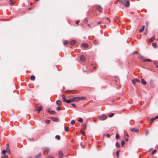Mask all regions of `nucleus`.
Here are the masks:
<instances>
[{"label": "nucleus", "instance_id": "obj_3", "mask_svg": "<svg viewBox=\"0 0 158 158\" xmlns=\"http://www.w3.org/2000/svg\"><path fill=\"white\" fill-rule=\"evenodd\" d=\"M139 80L138 78H134L132 80V82L133 84H135L136 82H139Z\"/></svg>", "mask_w": 158, "mask_h": 158}, {"label": "nucleus", "instance_id": "obj_52", "mask_svg": "<svg viewBox=\"0 0 158 158\" xmlns=\"http://www.w3.org/2000/svg\"><path fill=\"white\" fill-rule=\"evenodd\" d=\"M6 151H7V150H10V148H9V147H6Z\"/></svg>", "mask_w": 158, "mask_h": 158}, {"label": "nucleus", "instance_id": "obj_20", "mask_svg": "<svg viewBox=\"0 0 158 158\" xmlns=\"http://www.w3.org/2000/svg\"><path fill=\"white\" fill-rule=\"evenodd\" d=\"M144 27H145V26H143L142 28L141 29H140L139 30V33H141V32H142V31H143L144 30Z\"/></svg>", "mask_w": 158, "mask_h": 158}, {"label": "nucleus", "instance_id": "obj_36", "mask_svg": "<svg viewBox=\"0 0 158 158\" xmlns=\"http://www.w3.org/2000/svg\"><path fill=\"white\" fill-rule=\"evenodd\" d=\"M125 144V142L124 141H123L121 142V145L122 146H123Z\"/></svg>", "mask_w": 158, "mask_h": 158}, {"label": "nucleus", "instance_id": "obj_50", "mask_svg": "<svg viewBox=\"0 0 158 158\" xmlns=\"http://www.w3.org/2000/svg\"><path fill=\"white\" fill-rule=\"evenodd\" d=\"M9 154H10L11 153V152L10 151V150H8L6 151Z\"/></svg>", "mask_w": 158, "mask_h": 158}, {"label": "nucleus", "instance_id": "obj_54", "mask_svg": "<svg viewBox=\"0 0 158 158\" xmlns=\"http://www.w3.org/2000/svg\"><path fill=\"white\" fill-rule=\"evenodd\" d=\"M81 134H83V135H84V134H85V132H84V131H81Z\"/></svg>", "mask_w": 158, "mask_h": 158}, {"label": "nucleus", "instance_id": "obj_48", "mask_svg": "<svg viewBox=\"0 0 158 158\" xmlns=\"http://www.w3.org/2000/svg\"><path fill=\"white\" fill-rule=\"evenodd\" d=\"M71 102H74L73 98L70 99Z\"/></svg>", "mask_w": 158, "mask_h": 158}, {"label": "nucleus", "instance_id": "obj_10", "mask_svg": "<svg viewBox=\"0 0 158 158\" xmlns=\"http://www.w3.org/2000/svg\"><path fill=\"white\" fill-rule=\"evenodd\" d=\"M141 82L143 85H145L146 84V81L143 78L141 80Z\"/></svg>", "mask_w": 158, "mask_h": 158}, {"label": "nucleus", "instance_id": "obj_11", "mask_svg": "<svg viewBox=\"0 0 158 158\" xmlns=\"http://www.w3.org/2000/svg\"><path fill=\"white\" fill-rule=\"evenodd\" d=\"M42 107L40 106L38 107V110H37V112L38 113H39L40 110H42Z\"/></svg>", "mask_w": 158, "mask_h": 158}, {"label": "nucleus", "instance_id": "obj_21", "mask_svg": "<svg viewBox=\"0 0 158 158\" xmlns=\"http://www.w3.org/2000/svg\"><path fill=\"white\" fill-rule=\"evenodd\" d=\"M61 97H62V99L63 100V101L64 102H65L66 100L65 98V96L64 95H62Z\"/></svg>", "mask_w": 158, "mask_h": 158}, {"label": "nucleus", "instance_id": "obj_61", "mask_svg": "<svg viewBox=\"0 0 158 158\" xmlns=\"http://www.w3.org/2000/svg\"><path fill=\"white\" fill-rule=\"evenodd\" d=\"M31 141H33L34 140V139H30Z\"/></svg>", "mask_w": 158, "mask_h": 158}, {"label": "nucleus", "instance_id": "obj_57", "mask_svg": "<svg viewBox=\"0 0 158 158\" xmlns=\"http://www.w3.org/2000/svg\"><path fill=\"white\" fill-rule=\"evenodd\" d=\"M138 53V52H135V51H134L133 52V53L135 54V53H136V54H137Z\"/></svg>", "mask_w": 158, "mask_h": 158}, {"label": "nucleus", "instance_id": "obj_16", "mask_svg": "<svg viewBox=\"0 0 158 158\" xmlns=\"http://www.w3.org/2000/svg\"><path fill=\"white\" fill-rule=\"evenodd\" d=\"M74 102H77L79 101V97H76L73 98Z\"/></svg>", "mask_w": 158, "mask_h": 158}, {"label": "nucleus", "instance_id": "obj_58", "mask_svg": "<svg viewBox=\"0 0 158 158\" xmlns=\"http://www.w3.org/2000/svg\"><path fill=\"white\" fill-rule=\"evenodd\" d=\"M67 91H69V92H71L72 93V92H73V91H72V90H68Z\"/></svg>", "mask_w": 158, "mask_h": 158}, {"label": "nucleus", "instance_id": "obj_63", "mask_svg": "<svg viewBox=\"0 0 158 158\" xmlns=\"http://www.w3.org/2000/svg\"><path fill=\"white\" fill-rule=\"evenodd\" d=\"M107 19L110 22V19H109L108 18H107Z\"/></svg>", "mask_w": 158, "mask_h": 158}, {"label": "nucleus", "instance_id": "obj_32", "mask_svg": "<svg viewBox=\"0 0 158 158\" xmlns=\"http://www.w3.org/2000/svg\"><path fill=\"white\" fill-rule=\"evenodd\" d=\"M119 138V136L118 134V133L116 134L115 136V138L116 139H118Z\"/></svg>", "mask_w": 158, "mask_h": 158}, {"label": "nucleus", "instance_id": "obj_7", "mask_svg": "<svg viewBox=\"0 0 158 158\" xmlns=\"http://www.w3.org/2000/svg\"><path fill=\"white\" fill-rule=\"evenodd\" d=\"M131 131L132 132H134L138 133L139 132V130L138 129H136L134 128H131L130 129Z\"/></svg>", "mask_w": 158, "mask_h": 158}, {"label": "nucleus", "instance_id": "obj_49", "mask_svg": "<svg viewBox=\"0 0 158 158\" xmlns=\"http://www.w3.org/2000/svg\"><path fill=\"white\" fill-rule=\"evenodd\" d=\"M106 136H107V137L109 138V137H110V134H109L108 133V134H107V135H106Z\"/></svg>", "mask_w": 158, "mask_h": 158}, {"label": "nucleus", "instance_id": "obj_17", "mask_svg": "<svg viewBox=\"0 0 158 158\" xmlns=\"http://www.w3.org/2000/svg\"><path fill=\"white\" fill-rule=\"evenodd\" d=\"M143 61L145 62H150L152 61L151 60L149 59H143Z\"/></svg>", "mask_w": 158, "mask_h": 158}, {"label": "nucleus", "instance_id": "obj_59", "mask_svg": "<svg viewBox=\"0 0 158 158\" xmlns=\"http://www.w3.org/2000/svg\"><path fill=\"white\" fill-rule=\"evenodd\" d=\"M81 146H84V145H83L82 143H81Z\"/></svg>", "mask_w": 158, "mask_h": 158}, {"label": "nucleus", "instance_id": "obj_37", "mask_svg": "<svg viewBox=\"0 0 158 158\" xmlns=\"http://www.w3.org/2000/svg\"><path fill=\"white\" fill-rule=\"evenodd\" d=\"M114 115V113H110L108 115L110 117H112Z\"/></svg>", "mask_w": 158, "mask_h": 158}, {"label": "nucleus", "instance_id": "obj_13", "mask_svg": "<svg viewBox=\"0 0 158 158\" xmlns=\"http://www.w3.org/2000/svg\"><path fill=\"white\" fill-rule=\"evenodd\" d=\"M128 136V135H124V139L126 141H127L128 140V139L127 138Z\"/></svg>", "mask_w": 158, "mask_h": 158}, {"label": "nucleus", "instance_id": "obj_44", "mask_svg": "<svg viewBox=\"0 0 158 158\" xmlns=\"http://www.w3.org/2000/svg\"><path fill=\"white\" fill-rule=\"evenodd\" d=\"M139 59H143H143H144V57L143 56H139Z\"/></svg>", "mask_w": 158, "mask_h": 158}, {"label": "nucleus", "instance_id": "obj_34", "mask_svg": "<svg viewBox=\"0 0 158 158\" xmlns=\"http://www.w3.org/2000/svg\"><path fill=\"white\" fill-rule=\"evenodd\" d=\"M65 102H66V103H71V101H70V99H68V100L66 99Z\"/></svg>", "mask_w": 158, "mask_h": 158}, {"label": "nucleus", "instance_id": "obj_39", "mask_svg": "<svg viewBox=\"0 0 158 158\" xmlns=\"http://www.w3.org/2000/svg\"><path fill=\"white\" fill-rule=\"evenodd\" d=\"M93 43H94V44H98V41H97V40H94V41H93Z\"/></svg>", "mask_w": 158, "mask_h": 158}, {"label": "nucleus", "instance_id": "obj_53", "mask_svg": "<svg viewBox=\"0 0 158 158\" xmlns=\"http://www.w3.org/2000/svg\"><path fill=\"white\" fill-rule=\"evenodd\" d=\"M79 21H77L76 22V24H78L79 23Z\"/></svg>", "mask_w": 158, "mask_h": 158}, {"label": "nucleus", "instance_id": "obj_60", "mask_svg": "<svg viewBox=\"0 0 158 158\" xmlns=\"http://www.w3.org/2000/svg\"><path fill=\"white\" fill-rule=\"evenodd\" d=\"M148 133V131H147L146 132V134H147Z\"/></svg>", "mask_w": 158, "mask_h": 158}, {"label": "nucleus", "instance_id": "obj_25", "mask_svg": "<svg viewBox=\"0 0 158 158\" xmlns=\"http://www.w3.org/2000/svg\"><path fill=\"white\" fill-rule=\"evenodd\" d=\"M155 37H151L149 40L150 42H152L155 39Z\"/></svg>", "mask_w": 158, "mask_h": 158}, {"label": "nucleus", "instance_id": "obj_15", "mask_svg": "<svg viewBox=\"0 0 158 158\" xmlns=\"http://www.w3.org/2000/svg\"><path fill=\"white\" fill-rule=\"evenodd\" d=\"M83 47L85 48H86L88 47V44L86 43H83L82 44Z\"/></svg>", "mask_w": 158, "mask_h": 158}, {"label": "nucleus", "instance_id": "obj_30", "mask_svg": "<svg viewBox=\"0 0 158 158\" xmlns=\"http://www.w3.org/2000/svg\"><path fill=\"white\" fill-rule=\"evenodd\" d=\"M69 128L68 127H66L64 128V130L65 131L67 132L69 130Z\"/></svg>", "mask_w": 158, "mask_h": 158}, {"label": "nucleus", "instance_id": "obj_28", "mask_svg": "<svg viewBox=\"0 0 158 158\" xmlns=\"http://www.w3.org/2000/svg\"><path fill=\"white\" fill-rule=\"evenodd\" d=\"M45 122L47 124H49L50 122V120H46L45 121Z\"/></svg>", "mask_w": 158, "mask_h": 158}, {"label": "nucleus", "instance_id": "obj_31", "mask_svg": "<svg viewBox=\"0 0 158 158\" xmlns=\"http://www.w3.org/2000/svg\"><path fill=\"white\" fill-rule=\"evenodd\" d=\"M115 145H116V146L117 147L119 148L120 147V145L119 144L118 142H116Z\"/></svg>", "mask_w": 158, "mask_h": 158}, {"label": "nucleus", "instance_id": "obj_47", "mask_svg": "<svg viewBox=\"0 0 158 158\" xmlns=\"http://www.w3.org/2000/svg\"><path fill=\"white\" fill-rule=\"evenodd\" d=\"M72 106L75 108H76V106L75 105L74 103H73L72 104Z\"/></svg>", "mask_w": 158, "mask_h": 158}, {"label": "nucleus", "instance_id": "obj_19", "mask_svg": "<svg viewBox=\"0 0 158 158\" xmlns=\"http://www.w3.org/2000/svg\"><path fill=\"white\" fill-rule=\"evenodd\" d=\"M79 100H85L86 99V98L85 97H79Z\"/></svg>", "mask_w": 158, "mask_h": 158}, {"label": "nucleus", "instance_id": "obj_22", "mask_svg": "<svg viewBox=\"0 0 158 158\" xmlns=\"http://www.w3.org/2000/svg\"><path fill=\"white\" fill-rule=\"evenodd\" d=\"M35 79V77L34 76V75H31V77H30V79L31 80H34Z\"/></svg>", "mask_w": 158, "mask_h": 158}, {"label": "nucleus", "instance_id": "obj_6", "mask_svg": "<svg viewBox=\"0 0 158 158\" xmlns=\"http://www.w3.org/2000/svg\"><path fill=\"white\" fill-rule=\"evenodd\" d=\"M51 119L53 121L57 122L58 121V119L56 117H52Z\"/></svg>", "mask_w": 158, "mask_h": 158}, {"label": "nucleus", "instance_id": "obj_27", "mask_svg": "<svg viewBox=\"0 0 158 158\" xmlns=\"http://www.w3.org/2000/svg\"><path fill=\"white\" fill-rule=\"evenodd\" d=\"M58 154L60 157H61L63 156V153L61 151H60L59 152Z\"/></svg>", "mask_w": 158, "mask_h": 158}, {"label": "nucleus", "instance_id": "obj_42", "mask_svg": "<svg viewBox=\"0 0 158 158\" xmlns=\"http://www.w3.org/2000/svg\"><path fill=\"white\" fill-rule=\"evenodd\" d=\"M68 42L67 40H65L63 42V44L64 45H65L66 44H68Z\"/></svg>", "mask_w": 158, "mask_h": 158}, {"label": "nucleus", "instance_id": "obj_55", "mask_svg": "<svg viewBox=\"0 0 158 158\" xmlns=\"http://www.w3.org/2000/svg\"><path fill=\"white\" fill-rule=\"evenodd\" d=\"M101 21L98 22V25H99V24H101Z\"/></svg>", "mask_w": 158, "mask_h": 158}, {"label": "nucleus", "instance_id": "obj_1", "mask_svg": "<svg viewBox=\"0 0 158 158\" xmlns=\"http://www.w3.org/2000/svg\"><path fill=\"white\" fill-rule=\"evenodd\" d=\"M107 118V116L105 114H102L99 117V119L100 120H104L106 119Z\"/></svg>", "mask_w": 158, "mask_h": 158}, {"label": "nucleus", "instance_id": "obj_38", "mask_svg": "<svg viewBox=\"0 0 158 158\" xmlns=\"http://www.w3.org/2000/svg\"><path fill=\"white\" fill-rule=\"evenodd\" d=\"M83 119L81 118H80L78 119V121L80 123H81L83 122Z\"/></svg>", "mask_w": 158, "mask_h": 158}, {"label": "nucleus", "instance_id": "obj_26", "mask_svg": "<svg viewBox=\"0 0 158 158\" xmlns=\"http://www.w3.org/2000/svg\"><path fill=\"white\" fill-rule=\"evenodd\" d=\"M55 138L58 139V140H59L60 139V135H57L55 136Z\"/></svg>", "mask_w": 158, "mask_h": 158}, {"label": "nucleus", "instance_id": "obj_2", "mask_svg": "<svg viewBox=\"0 0 158 158\" xmlns=\"http://www.w3.org/2000/svg\"><path fill=\"white\" fill-rule=\"evenodd\" d=\"M123 5L125 7H128L129 5V1L127 0V1H124L123 2Z\"/></svg>", "mask_w": 158, "mask_h": 158}, {"label": "nucleus", "instance_id": "obj_14", "mask_svg": "<svg viewBox=\"0 0 158 158\" xmlns=\"http://www.w3.org/2000/svg\"><path fill=\"white\" fill-rule=\"evenodd\" d=\"M48 112L50 114H53L56 113V112L53 110L50 111L49 110H48Z\"/></svg>", "mask_w": 158, "mask_h": 158}, {"label": "nucleus", "instance_id": "obj_29", "mask_svg": "<svg viewBox=\"0 0 158 158\" xmlns=\"http://www.w3.org/2000/svg\"><path fill=\"white\" fill-rule=\"evenodd\" d=\"M152 45L154 47L156 48L157 47V44L155 43H152Z\"/></svg>", "mask_w": 158, "mask_h": 158}, {"label": "nucleus", "instance_id": "obj_4", "mask_svg": "<svg viewBox=\"0 0 158 158\" xmlns=\"http://www.w3.org/2000/svg\"><path fill=\"white\" fill-rule=\"evenodd\" d=\"M80 60L82 62L84 61L85 60V58L84 55H82L80 56Z\"/></svg>", "mask_w": 158, "mask_h": 158}, {"label": "nucleus", "instance_id": "obj_43", "mask_svg": "<svg viewBox=\"0 0 158 158\" xmlns=\"http://www.w3.org/2000/svg\"><path fill=\"white\" fill-rule=\"evenodd\" d=\"M6 152V150H4L2 151V154L3 155L5 154Z\"/></svg>", "mask_w": 158, "mask_h": 158}, {"label": "nucleus", "instance_id": "obj_35", "mask_svg": "<svg viewBox=\"0 0 158 158\" xmlns=\"http://www.w3.org/2000/svg\"><path fill=\"white\" fill-rule=\"evenodd\" d=\"M71 124L72 125H74L75 124V121L74 120H72L71 121Z\"/></svg>", "mask_w": 158, "mask_h": 158}, {"label": "nucleus", "instance_id": "obj_24", "mask_svg": "<svg viewBox=\"0 0 158 158\" xmlns=\"http://www.w3.org/2000/svg\"><path fill=\"white\" fill-rule=\"evenodd\" d=\"M44 151H48V152H49L50 151V149L48 148H44Z\"/></svg>", "mask_w": 158, "mask_h": 158}, {"label": "nucleus", "instance_id": "obj_23", "mask_svg": "<svg viewBox=\"0 0 158 158\" xmlns=\"http://www.w3.org/2000/svg\"><path fill=\"white\" fill-rule=\"evenodd\" d=\"M10 5L12 6L14 5V2L13 0H10Z\"/></svg>", "mask_w": 158, "mask_h": 158}, {"label": "nucleus", "instance_id": "obj_45", "mask_svg": "<svg viewBox=\"0 0 158 158\" xmlns=\"http://www.w3.org/2000/svg\"><path fill=\"white\" fill-rule=\"evenodd\" d=\"M116 155L117 157L118 156L119 153V151H117L116 152Z\"/></svg>", "mask_w": 158, "mask_h": 158}, {"label": "nucleus", "instance_id": "obj_51", "mask_svg": "<svg viewBox=\"0 0 158 158\" xmlns=\"http://www.w3.org/2000/svg\"><path fill=\"white\" fill-rule=\"evenodd\" d=\"M155 65H156V66L158 67V62H156L155 63Z\"/></svg>", "mask_w": 158, "mask_h": 158}, {"label": "nucleus", "instance_id": "obj_12", "mask_svg": "<svg viewBox=\"0 0 158 158\" xmlns=\"http://www.w3.org/2000/svg\"><path fill=\"white\" fill-rule=\"evenodd\" d=\"M158 118V115H157L155 117L152 118H151V119H150V121L152 122Z\"/></svg>", "mask_w": 158, "mask_h": 158}, {"label": "nucleus", "instance_id": "obj_41", "mask_svg": "<svg viewBox=\"0 0 158 158\" xmlns=\"http://www.w3.org/2000/svg\"><path fill=\"white\" fill-rule=\"evenodd\" d=\"M1 158H8V156L7 155H4Z\"/></svg>", "mask_w": 158, "mask_h": 158}, {"label": "nucleus", "instance_id": "obj_9", "mask_svg": "<svg viewBox=\"0 0 158 158\" xmlns=\"http://www.w3.org/2000/svg\"><path fill=\"white\" fill-rule=\"evenodd\" d=\"M76 43V41L75 40H73L70 42V44L71 45H73Z\"/></svg>", "mask_w": 158, "mask_h": 158}, {"label": "nucleus", "instance_id": "obj_56", "mask_svg": "<svg viewBox=\"0 0 158 158\" xmlns=\"http://www.w3.org/2000/svg\"><path fill=\"white\" fill-rule=\"evenodd\" d=\"M9 147V143H7V144L6 145V147Z\"/></svg>", "mask_w": 158, "mask_h": 158}, {"label": "nucleus", "instance_id": "obj_8", "mask_svg": "<svg viewBox=\"0 0 158 158\" xmlns=\"http://www.w3.org/2000/svg\"><path fill=\"white\" fill-rule=\"evenodd\" d=\"M56 104L59 106H60L62 104L61 101L60 100H57L56 102Z\"/></svg>", "mask_w": 158, "mask_h": 158}, {"label": "nucleus", "instance_id": "obj_46", "mask_svg": "<svg viewBox=\"0 0 158 158\" xmlns=\"http://www.w3.org/2000/svg\"><path fill=\"white\" fill-rule=\"evenodd\" d=\"M156 150H153L152 152V154H154L155 153V152H156Z\"/></svg>", "mask_w": 158, "mask_h": 158}, {"label": "nucleus", "instance_id": "obj_64", "mask_svg": "<svg viewBox=\"0 0 158 158\" xmlns=\"http://www.w3.org/2000/svg\"><path fill=\"white\" fill-rule=\"evenodd\" d=\"M51 158H54L53 157H51Z\"/></svg>", "mask_w": 158, "mask_h": 158}, {"label": "nucleus", "instance_id": "obj_40", "mask_svg": "<svg viewBox=\"0 0 158 158\" xmlns=\"http://www.w3.org/2000/svg\"><path fill=\"white\" fill-rule=\"evenodd\" d=\"M56 110L57 111H59L60 110H61V108L60 107H58L56 108Z\"/></svg>", "mask_w": 158, "mask_h": 158}, {"label": "nucleus", "instance_id": "obj_5", "mask_svg": "<svg viewBox=\"0 0 158 158\" xmlns=\"http://www.w3.org/2000/svg\"><path fill=\"white\" fill-rule=\"evenodd\" d=\"M96 8L100 12H101L102 10V7H101L99 5H96Z\"/></svg>", "mask_w": 158, "mask_h": 158}, {"label": "nucleus", "instance_id": "obj_18", "mask_svg": "<svg viewBox=\"0 0 158 158\" xmlns=\"http://www.w3.org/2000/svg\"><path fill=\"white\" fill-rule=\"evenodd\" d=\"M41 153H39L38 155L35 156V157L36 158H39L41 156Z\"/></svg>", "mask_w": 158, "mask_h": 158}, {"label": "nucleus", "instance_id": "obj_33", "mask_svg": "<svg viewBox=\"0 0 158 158\" xmlns=\"http://www.w3.org/2000/svg\"><path fill=\"white\" fill-rule=\"evenodd\" d=\"M118 1L121 3L122 4H123L124 0H118Z\"/></svg>", "mask_w": 158, "mask_h": 158}, {"label": "nucleus", "instance_id": "obj_62", "mask_svg": "<svg viewBox=\"0 0 158 158\" xmlns=\"http://www.w3.org/2000/svg\"><path fill=\"white\" fill-rule=\"evenodd\" d=\"M147 33V31H146L145 32L144 34H146V33Z\"/></svg>", "mask_w": 158, "mask_h": 158}]
</instances>
